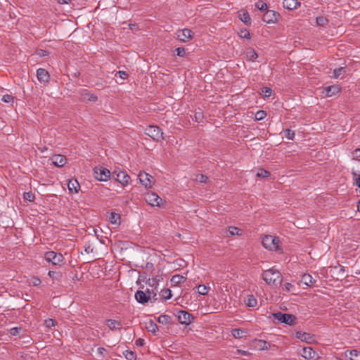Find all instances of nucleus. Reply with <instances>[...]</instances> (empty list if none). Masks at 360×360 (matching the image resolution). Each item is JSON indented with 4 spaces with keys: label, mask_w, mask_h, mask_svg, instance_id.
Listing matches in <instances>:
<instances>
[{
    "label": "nucleus",
    "mask_w": 360,
    "mask_h": 360,
    "mask_svg": "<svg viewBox=\"0 0 360 360\" xmlns=\"http://www.w3.org/2000/svg\"><path fill=\"white\" fill-rule=\"evenodd\" d=\"M248 307H255L257 304V300L253 295H249L244 300Z\"/></svg>",
    "instance_id": "4be33fe9"
},
{
    "label": "nucleus",
    "mask_w": 360,
    "mask_h": 360,
    "mask_svg": "<svg viewBox=\"0 0 360 360\" xmlns=\"http://www.w3.org/2000/svg\"><path fill=\"white\" fill-rule=\"evenodd\" d=\"M178 321L181 324L186 326L189 325L193 319V316L188 311L180 310L177 314Z\"/></svg>",
    "instance_id": "9d476101"
},
{
    "label": "nucleus",
    "mask_w": 360,
    "mask_h": 360,
    "mask_svg": "<svg viewBox=\"0 0 360 360\" xmlns=\"http://www.w3.org/2000/svg\"><path fill=\"white\" fill-rule=\"evenodd\" d=\"M161 280H162V278L160 276H156L155 277L150 278L148 281V283L151 287L155 288Z\"/></svg>",
    "instance_id": "cd10ccee"
},
{
    "label": "nucleus",
    "mask_w": 360,
    "mask_h": 360,
    "mask_svg": "<svg viewBox=\"0 0 360 360\" xmlns=\"http://www.w3.org/2000/svg\"><path fill=\"white\" fill-rule=\"evenodd\" d=\"M245 332L240 328H234L231 330V335L235 338H242L245 335Z\"/></svg>",
    "instance_id": "2f4dec72"
},
{
    "label": "nucleus",
    "mask_w": 360,
    "mask_h": 360,
    "mask_svg": "<svg viewBox=\"0 0 360 360\" xmlns=\"http://www.w3.org/2000/svg\"><path fill=\"white\" fill-rule=\"evenodd\" d=\"M341 89L338 85L328 86L325 88L326 95L331 97L340 91Z\"/></svg>",
    "instance_id": "a211bd4d"
},
{
    "label": "nucleus",
    "mask_w": 360,
    "mask_h": 360,
    "mask_svg": "<svg viewBox=\"0 0 360 360\" xmlns=\"http://www.w3.org/2000/svg\"><path fill=\"white\" fill-rule=\"evenodd\" d=\"M68 189L70 192L78 193L80 185L77 179H70L68 184Z\"/></svg>",
    "instance_id": "412c9836"
},
{
    "label": "nucleus",
    "mask_w": 360,
    "mask_h": 360,
    "mask_svg": "<svg viewBox=\"0 0 360 360\" xmlns=\"http://www.w3.org/2000/svg\"><path fill=\"white\" fill-rule=\"evenodd\" d=\"M175 54L180 57H184L186 55V50L183 47H179L175 49Z\"/></svg>",
    "instance_id": "a18cd8bd"
},
{
    "label": "nucleus",
    "mask_w": 360,
    "mask_h": 360,
    "mask_svg": "<svg viewBox=\"0 0 360 360\" xmlns=\"http://www.w3.org/2000/svg\"><path fill=\"white\" fill-rule=\"evenodd\" d=\"M240 19L245 24H250V17L248 11H243L242 13L239 14Z\"/></svg>",
    "instance_id": "c756f323"
},
{
    "label": "nucleus",
    "mask_w": 360,
    "mask_h": 360,
    "mask_svg": "<svg viewBox=\"0 0 360 360\" xmlns=\"http://www.w3.org/2000/svg\"><path fill=\"white\" fill-rule=\"evenodd\" d=\"M13 100V97L10 94L4 95L1 98V101L4 103H11Z\"/></svg>",
    "instance_id": "8fccbe9b"
},
{
    "label": "nucleus",
    "mask_w": 360,
    "mask_h": 360,
    "mask_svg": "<svg viewBox=\"0 0 360 360\" xmlns=\"http://www.w3.org/2000/svg\"><path fill=\"white\" fill-rule=\"evenodd\" d=\"M23 198L27 200V201H29V202H33L35 199V195L34 194L30 191V192H25L23 194Z\"/></svg>",
    "instance_id": "e433bc0d"
},
{
    "label": "nucleus",
    "mask_w": 360,
    "mask_h": 360,
    "mask_svg": "<svg viewBox=\"0 0 360 360\" xmlns=\"http://www.w3.org/2000/svg\"><path fill=\"white\" fill-rule=\"evenodd\" d=\"M284 133H285V136L289 139V140H293L294 138H295V131L291 130V129H286L285 131H284Z\"/></svg>",
    "instance_id": "58836bf2"
},
{
    "label": "nucleus",
    "mask_w": 360,
    "mask_h": 360,
    "mask_svg": "<svg viewBox=\"0 0 360 360\" xmlns=\"http://www.w3.org/2000/svg\"><path fill=\"white\" fill-rule=\"evenodd\" d=\"M44 324L46 326V328H51L53 326H55L56 325V322L53 319H46L44 321Z\"/></svg>",
    "instance_id": "49530a36"
},
{
    "label": "nucleus",
    "mask_w": 360,
    "mask_h": 360,
    "mask_svg": "<svg viewBox=\"0 0 360 360\" xmlns=\"http://www.w3.org/2000/svg\"><path fill=\"white\" fill-rule=\"evenodd\" d=\"M278 15L274 11L269 10L264 14L262 20L268 24L274 23L277 21Z\"/></svg>",
    "instance_id": "ddd939ff"
},
{
    "label": "nucleus",
    "mask_w": 360,
    "mask_h": 360,
    "mask_svg": "<svg viewBox=\"0 0 360 360\" xmlns=\"http://www.w3.org/2000/svg\"><path fill=\"white\" fill-rule=\"evenodd\" d=\"M160 295L165 300H169L172 296V291L169 288L163 289L160 292Z\"/></svg>",
    "instance_id": "72a5a7b5"
},
{
    "label": "nucleus",
    "mask_w": 360,
    "mask_h": 360,
    "mask_svg": "<svg viewBox=\"0 0 360 360\" xmlns=\"http://www.w3.org/2000/svg\"><path fill=\"white\" fill-rule=\"evenodd\" d=\"M58 4H68L71 0H56Z\"/></svg>",
    "instance_id": "0e129e2a"
},
{
    "label": "nucleus",
    "mask_w": 360,
    "mask_h": 360,
    "mask_svg": "<svg viewBox=\"0 0 360 360\" xmlns=\"http://www.w3.org/2000/svg\"><path fill=\"white\" fill-rule=\"evenodd\" d=\"M115 75H118L122 79H127L128 76V75L124 71H118Z\"/></svg>",
    "instance_id": "5fc2aeb1"
},
{
    "label": "nucleus",
    "mask_w": 360,
    "mask_h": 360,
    "mask_svg": "<svg viewBox=\"0 0 360 360\" xmlns=\"http://www.w3.org/2000/svg\"><path fill=\"white\" fill-rule=\"evenodd\" d=\"M270 175V172L264 169H260L257 174V176L259 177H268Z\"/></svg>",
    "instance_id": "c03bdc74"
},
{
    "label": "nucleus",
    "mask_w": 360,
    "mask_h": 360,
    "mask_svg": "<svg viewBox=\"0 0 360 360\" xmlns=\"http://www.w3.org/2000/svg\"><path fill=\"white\" fill-rule=\"evenodd\" d=\"M255 6L257 9H259L260 11H264V10H266V8H267L266 3H265L263 1H258L257 2H256Z\"/></svg>",
    "instance_id": "ea45409f"
},
{
    "label": "nucleus",
    "mask_w": 360,
    "mask_h": 360,
    "mask_svg": "<svg viewBox=\"0 0 360 360\" xmlns=\"http://www.w3.org/2000/svg\"><path fill=\"white\" fill-rule=\"evenodd\" d=\"M198 293L200 295H205L208 293L210 288L206 285H199L198 287Z\"/></svg>",
    "instance_id": "7c9ffc66"
},
{
    "label": "nucleus",
    "mask_w": 360,
    "mask_h": 360,
    "mask_svg": "<svg viewBox=\"0 0 360 360\" xmlns=\"http://www.w3.org/2000/svg\"><path fill=\"white\" fill-rule=\"evenodd\" d=\"M41 283V281L38 277H32L30 280V283L34 286H38Z\"/></svg>",
    "instance_id": "09e8293b"
},
{
    "label": "nucleus",
    "mask_w": 360,
    "mask_h": 360,
    "mask_svg": "<svg viewBox=\"0 0 360 360\" xmlns=\"http://www.w3.org/2000/svg\"><path fill=\"white\" fill-rule=\"evenodd\" d=\"M136 300L141 304H145L150 300V295L142 290H137L135 293Z\"/></svg>",
    "instance_id": "2eb2a0df"
},
{
    "label": "nucleus",
    "mask_w": 360,
    "mask_h": 360,
    "mask_svg": "<svg viewBox=\"0 0 360 360\" xmlns=\"http://www.w3.org/2000/svg\"><path fill=\"white\" fill-rule=\"evenodd\" d=\"M20 330V329L19 328H17V327L12 328L10 330V333L12 335H17L19 333Z\"/></svg>",
    "instance_id": "6e6d98bb"
},
{
    "label": "nucleus",
    "mask_w": 360,
    "mask_h": 360,
    "mask_svg": "<svg viewBox=\"0 0 360 360\" xmlns=\"http://www.w3.org/2000/svg\"><path fill=\"white\" fill-rule=\"evenodd\" d=\"M94 174L96 179L101 181H107L110 176V172L107 168L100 167L94 169Z\"/></svg>",
    "instance_id": "0eeeda50"
},
{
    "label": "nucleus",
    "mask_w": 360,
    "mask_h": 360,
    "mask_svg": "<svg viewBox=\"0 0 360 360\" xmlns=\"http://www.w3.org/2000/svg\"><path fill=\"white\" fill-rule=\"evenodd\" d=\"M242 235V230L236 226H229L227 231V236Z\"/></svg>",
    "instance_id": "393cba45"
},
{
    "label": "nucleus",
    "mask_w": 360,
    "mask_h": 360,
    "mask_svg": "<svg viewBox=\"0 0 360 360\" xmlns=\"http://www.w3.org/2000/svg\"><path fill=\"white\" fill-rule=\"evenodd\" d=\"M177 39L183 42L188 41L192 39V31L189 29H183L176 32Z\"/></svg>",
    "instance_id": "f8f14e48"
},
{
    "label": "nucleus",
    "mask_w": 360,
    "mask_h": 360,
    "mask_svg": "<svg viewBox=\"0 0 360 360\" xmlns=\"http://www.w3.org/2000/svg\"><path fill=\"white\" fill-rule=\"evenodd\" d=\"M37 77L39 81L41 82H48L49 81V74L47 70L44 68H39L37 71Z\"/></svg>",
    "instance_id": "dca6fc26"
},
{
    "label": "nucleus",
    "mask_w": 360,
    "mask_h": 360,
    "mask_svg": "<svg viewBox=\"0 0 360 360\" xmlns=\"http://www.w3.org/2000/svg\"><path fill=\"white\" fill-rule=\"evenodd\" d=\"M237 352H238V354H240L242 355H246L248 354V352L243 351V350H240V349H238Z\"/></svg>",
    "instance_id": "338daca9"
},
{
    "label": "nucleus",
    "mask_w": 360,
    "mask_h": 360,
    "mask_svg": "<svg viewBox=\"0 0 360 360\" xmlns=\"http://www.w3.org/2000/svg\"><path fill=\"white\" fill-rule=\"evenodd\" d=\"M356 184V186L360 188V175H358V176L355 179Z\"/></svg>",
    "instance_id": "69168bd1"
},
{
    "label": "nucleus",
    "mask_w": 360,
    "mask_h": 360,
    "mask_svg": "<svg viewBox=\"0 0 360 360\" xmlns=\"http://www.w3.org/2000/svg\"><path fill=\"white\" fill-rule=\"evenodd\" d=\"M285 290L289 292L290 291L291 288H292V285L290 283H286L285 284Z\"/></svg>",
    "instance_id": "e2e57ef3"
},
{
    "label": "nucleus",
    "mask_w": 360,
    "mask_h": 360,
    "mask_svg": "<svg viewBox=\"0 0 360 360\" xmlns=\"http://www.w3.org/2000/svg\"><path fill=\"white\" fill-rule=\"evenodd\" d=\"M346 74V70L345 68H340L335 69L333 71V77L335 79L339 78L341 76H343Z\"/></svg>",
    "instance_id": "473e14b6"
},
{
    "label": "nucleus",
    "mask_w": 360,
    "mask_h": 360,
    "mask_svg": "<svg viewBox=\"0 0 360 360\" xmlns=\"http://www.w3.org/2000/svg\"><path fill=\"white\" fill-rule=\"evenodd\" d=\"M266 116V112L263 110H259L256 113L255 117L257 120H262Z\"/></svg>",
    "instance_id": "603ef678"
},
{
    "label": "nucleus",
    "mask_w": 360,
    "mask_h": 360,
    "mask_svg": "<svg viewBox=\"0 0 360 360\" xmlns=\"http://www.w3.org/2000/svg\"><path fill=\"white\" fill-rule=\"evenodd\" d=\"M123 355L127 360H136V353L131 350H125L123 352Z\"/></svg>",
    "instance_id": "f704fd0d"
},
{
    "label": "nucleus",
    "mask_w": 360,
    "mask_h": 360,
    "mask_svg": "<svg viewBox=\"0 0 360 360\" xmlns=\"http://www.w3.org/2000/svg\"><path fill=\"white\" fill-rule=\"evenodd\" d=\"M39 54L41 56H44L46 55V51H44V50H40V52L39 53Z\"/></svg>",
    "instance_id": "774afa93"
},
{
    "label": "nucleus",
    "mask_w": 360,
    "mask_h": 360,
    "mask_svg": "<svg viewBox=\"0 0 360 360\" xmlns=\"http://www.w3.org/2000/svg\"><path fill=\"white\" fill-rule=\"evenodd\" d=\"M44 258L48 262H51L53 265H60L64 261L63 255L54 251L46 252Z\"/></svg>",
    "instance_id": "39448f33"
},
{
    "label": "nucleus",
    "mask_w": 360,
    "mask_h": 360,
    "mask_svg": "<svg viewBox=\"0 0 360 360\" xmlns=\"http://www.w3.org/2000/svg\"><path fill=\"white\" fill-rule=\"evenodd\" d=\"M245 57L248 60L254 61L258 57V55L255 49H248L245 52Z\"/></svg>",
    "instance_id": "a878e982"
},
{
    "label": "nucleus",
    "mask_w": 360,
    "mask_h": 360,
    "mask_svg": "<svg viewBox=\"0 0 360 360\" xmlns=\"http://www.w3.org/2000/svg\"><path fill=\"white\" fill-rule=\"evenodd\" d=\"M257 347L261 350H267L270 348V343L262 340L257 341Z\"/></svg>",
    "instance_id": "c85d7f7f"
},
{
    "label": "nucleus",
    "mask_w": 360,
    "mask_h": 360,
    "mask_svg": "<svg viewBox=\"0 0 360 360\" xmlns=\"http://www.w3.org/2000/svg\"><path fill=\"white\" fill-rule=\"evenodd\" d=\"M262 245L264 248L271 251L280 250V240L278 237L266 235L262 239Z\"/></svg>",
    "instance_id": "f03ea898"
},
{
    "label": "nucleus",
    "mask_w": 360,
    "mask_h": 360,
    "mask_svg": "<svg viewBox=\"0 0 360 360\" xmlns=\"http://www.w3.org/2000/svg\"><path fill=\"white\" fill-rule=\"evenodd\" d=\"M144 344V340L141 339V338H139L136 340V345L137 346H142Z\"/></svg>",
    "instance_id": "680f3d73"
},
{
    "label": "nucleus",
    "mask_w": 360,
    "mask_h": 360,
    "mask_svg": "<svg viewBox=\"0 0 360 360\" xmlns=\"http://www.w3.org/2000/svg\"><path fill=\"white\" fill-rule=\"evenodd\" d=\"M97 352L101 356H103L104 354L106 352V349L103 347H99L98 348Z\"/></svg>",
    "instance_id": "052dcab7"
},
{
    "label": "nucleus",
    "mask_w": 360,
    "mask_h": 360,
    "mask_svg": "<svg viewBox=\"0 0 360 360\" xmlns=\"http://www.w3.org/2000/svg\"><path fill=\"white\" fill-rule=\"evenodd\" d=\"M144 199L150 205L160 207L162 199L154 192H148L144 195Z\"/></svg>",
    "instance_id": "423d86ee"
},
{
    "label": "nucleus",
    "mask_w": 360,
    "mask_h": 360,
    "mask_svg": "<svg viewBox=\"0 0 360 360\" xmlns=\"http://www.w3.org/2000/svg\"><path fill=\"white\" fill-rule=\"evenodd\" d=\"M316 25L319 27H324L328 23V20L323 16H319L316 18Z\"/></svg>",
    "instance_id": "c9c22d12"
},
{
    "label": "nucleus",
    "mask_w": 360,
    "mask_h": 360,
    "mask_svg": "<svg viewBox=\"0 0 360 360\" xmlns=\"http://www.w3.org/2000/svg\"><path fill=\"white\" fill-rule=\"evenodd\" d=\"M358 158H360V148H357L353 152V159Z\"/></svg>",
    "instance_id": "4d7b16f0"
},
{
    "label": "nucleus",
    "mask_w": 360,
    "mask_h": 360,
    "mask_svg": "<svg viewBox=\"0 0 360 360\" xmlns=\"http://www.w3.org/2000/svg\"><path fill=\"white\" fill-rule=\"evenodd\" d=\"M239 36L241 38H243V39H250V33L246 29L241 30L240 33H239Z\"/></svg>",
    "instance_id": "79ce46f5"
},
{
    "label": "nucleus",
    "mask_w": 360,
    "mask_h": 360,
    "mask_svg": "<svg viewBox=\"0 0 360 360\" xmlns=\"http://www.w3.org/2000/svg\"><path fill=\"white\" fill-rule=\"evenodd\" d=\"M272 90L269 87H264L262 89V93L266 97H269L271 95Z\"/></svg>",
    "instance_id": "864d4df0"
},
{
    "label": "nucleus",
    "mask_w": 360,
    "mask_h": 360,
    "mask_svg": "<svg viewBox=\"0 0 360 360\" xmlns=\"http://www.w3.org/2000/svg\"><path fill=\"white\" fill-rule=\"evenodd\" d=\"M299 354L305 359H313L317 355L316 352L311 347H304L299 351Z\"/></svg>",
    "instance_id": "9b49d317"
},
{
    "label": "nucleus",
    "mask_w": 360,
    "mask_h": 360,
    "mask_svg": "<svg viewBox=\"0 0 360 360\" xmlns=\"http://www.w3.org/2000/svg\"><path fill=\"white\" fill-rule=\"evenodd\" d=\"M186 281V278L185 276L179 274L174 275L170 280L172 286H177Z\"/></svg>",
    "instance_id": "aec40b11"
},
{
    "label": "nucleus",
    "mask_w": 360,
    "mask_h": 360,
    "mask_svg": "<svg viewBox=\"0 0 360 360\" xmlns=\"http://www.w3.org/2000/svg\"><path fill=\"white\" fill-rule=\"evenodd\" d=\"M203 116L202 115L201 112H196L195 114V121H197L198 122H200L202 119Z\"/></svg>",
    "instance_id": "13d9d810"
},
{
    "label": "nucleus",
    "mask_w": 360,
    "mask_h": 360,
    "mask_svg": "<svg viewBox=\"0 0 360 360\" xmlns=\"http://www.w3.org/2000/svg\"><path fill=\"white\" fill-rule=\"evenodd\" d=\"M140 183L145 186L146 188H150L153 185V177L146 172H140L139 175Z\"/></svg>",
    "instance_id": "6e6552de"
},
{
    "label": "nucleus",
    "mask_w": 360,
    "mask_h": 360,
    "mask_svg": "<svg viewBox=\"0 0 360 360\" xmlns=\"http://www.w3.org/2000/svg\"><path fill=\"white\" fill-rule=\"evenodd\" d=\"M171 317L168 315H160L158 317V322L163 324H167L170 322Z\"/></svg>",
    "instance_id": "4c0bfd02"
},
{
    "label": "nucleus",
    "mask_w": 360,
    "mask_h": 360,
    "mask_svg": "<svg viewBox=\"0 0 360 360\" xmlns=\"http://www.w3.org/2000/svg\"><path fill=\"white\" fill-rule=\"evenodd\" d=\"M112 174L113 175H116V180L122 186H127L129 184L130 176L125 171L120 169L115 170Z\"/></svg>",
    "instance_id": "1a4fd4ad"
},
{
    "label": "nucleus",
    "mask_w": 360,
    "mask_h": 360,
    "mask_svg": "<svg viewBox=\"0 0 360 360\" xmlns=\"http://www.w3.org/2000/svg\"><path fill=\"white\" fill-rule=\"evenodd\" d=\"M106 324L108 327L111 330H120L122 328V323L120 321L113 320V319H108L106 321Z\"/></svg>",
    "instance_id": "6ab92c4d"
},
{
    "label": "nucleus",
    "mask_w": 360,
    "mask_h": 360,
    "mask_svg": "<svg viewBox=\"0 0 360 360\" xmlns=\"http://www.w3.org/2000/svg\"><path fill=\"white\" fill-rule=\"evenodd\" d=\"M314 280L310 274H304L302 276L301 282L307 286H311L314 283Z\"/></svg>",
    "instance_id": "b1692460"
},
{
    "label": "nucleus",
    "mask_w": 360,
    "mask_h": 360,
    "mask_svg": "<svg viewBox=\"0 0 360 360\" xmlns=\"http://www.w3.org/2000/svg\"><path fill=\"white\" fill-rule=\"evenodd\" d=\"M109 221L112 224H120V216L115 212H111L109 216Z\"/></svg>",
    "instance_id": "bb28decb"
},
{
    "label": "nucleus",
    "mask_w": 360,
    "mask_h": 360,
    "mask_svg": "<svg viewBox=\"0 0 360 360\" xmlns=\"http://www.w3.org/2000/svg\"><path fill=\"white\" fill-rule=\"evenodd\" d=\"M84 98H86L87 100L89 101H94H94H96L98 100V97L96 95H94V94L89 95L88 93H86V94H84Z\"/></svg>",
    "instance_id": "de8ad7c7"
},
{
    "label": "nucleus",
    "mask_w": 360,
    "mask_h": 360,
    "mask_svg": "<svg viewBox=\"0 0 360 360\" xmlns=\"http://www.w3.org/2000/svg\"><path fill=\"white\" fill-rule=\"evenodd\" d=\"M295 335L297 339L307 343H310L313 340V335L306 332L297 331Z\"/></svg>",
    "instance_id": "f3484780"
},
{
    "label": "nucleus",
    "mask_w": 360,
    "mask_h": 360,
    "mask_svg": "<svg viewBox=\"0 0 360 360\" xmlns=\"http://www.w3.org/2000/svg\"><path fill=\"white\" fill-rule=\"evenodd\" d=\"M349 356H348L346 354L347 357H349L351 360H356V359H355V357H356L359 355V352L357 351L356 349H352V350L349 351Z\"/></svg>",
    "instance_id": "37998d69"
},
{
    "label": "nucleus",
    "mask_w": 360,
    "mask_h": 360,
    "mask_svg": "<svg viewBox=\"0 0 360 360\" xmlns=\"http://www.w3.org/2000/svg\"><path fill=\"white\" fill-rule=\"evenodd\" d=\"M262 279L268 284L273 285H281L282 282L281 274L275 269H269L262 273Z\"/></svg>",
    "instance_id": "f257e3e1"
},
{
    "label": "nucleus",
    "mask_w": 360,
    "mask_h": 360,
    "mask_svg": "<svg viewBox=\"0 0 360 360\" xmlns=\"http://www.w3.org/2000/svg\"><path fill=\"white\" fill-rule=\"evenodd\" d=\"M145 133L155 141L164 139L163 132L159 127L150 125L146 128Z\"/></svg>",
    "instance_id": "20e7f679"
},
{
    "label": "nucleus",
    "mask_w": 360,
    "mask_h": 360,
    "mask_svg": "<svg viewBox=\"0 0 360 360\" xmlns=\"http://www.w3.org/2000/svg\"><path fill=\"white\" fill-rule=\"evenodd\" d=\"M144 292H146V293H147V295H150V300L151 299V297H152L155 300V297H156V295H156V293H155V292H153V290H150L149 289H147V290H146V291H144Z\"/></svg>",
    "instance_id": "bf43d9fd"
},
{
    "label": "nucleus",
    "mask_w": 360,
    "mask_h": 360,
    "mask_svg": "<svg viewBox=\"0 0 360 360\" xmlns=\"http://www.w3.org/2000/svg\"><path fill=\"white\" fill-rule=\"evenodd\" d=\"M207 177L204 174H198L196 176L195 180L200 183L206 182Z\"/></svg>",
    "instance_id": "3c124183"
},
{
    "label": "nucleus",
    "mask_w": 360,
    "mask_h": 360,
    "mask_svg": "<svg viewBox=\"0 0 360 360\" xmlns=\"http://www.w3.org/2000/svg\"><path fill=\"white\" fill-rule=\"evenodd\" d=\"M298 4L297 0H284L283 2V7L288 10L296 8Z\"/></svg>",
    "instance_id": "5701e85b"
},
{
    "label": "nucleus",
    "mask_w": 360,
    "mask_h": 360,
    "mask_svg": "<svg viewBox=\"0 0 360 360\" xmlns=\"http://www.w3.org/2000/svg\"><path fill=\"white\" fill-rule=\"evenodd\" d=\"M51 160L53 165L58 167L64 166L67 162L65 156L60 154L53 155Z\"/></svg>",
    "instance_id": "4468645a"
},
{
    "label": "nucleus",
    "mask_w": 360,
    "mask_h": 360,
    "mask_svg": "<svg viewBox=\"0 0 360 360\" xmlns=\"http://www.w3.org/2000/svg\"><path fill=\"white\" fill-rule=\"evenodd\" d=\"M272 316L279 323H285L288 326L295 325L297 320V318L295 315L282 313L281 311L273 313Z\"/></svg>",
    "instance_id": "7ed1b4c3"
},
{
    "label": "nucleus",
    "mask_w": 360,
    "mask_h": 360,
    "mask_svg": "<svg viewBox=\"0 0 360 360\" xmlns=\"http://www.w3.org/2000/svg\"><path fill=\"white\" fill-rule=\"evenodd\" d=\"M148 330L153 333H155L158 331V326L153 321L149 322V326L147 327Z\"/></svg>",
    "instance_id": "a19ab883"
}]
</instances>
